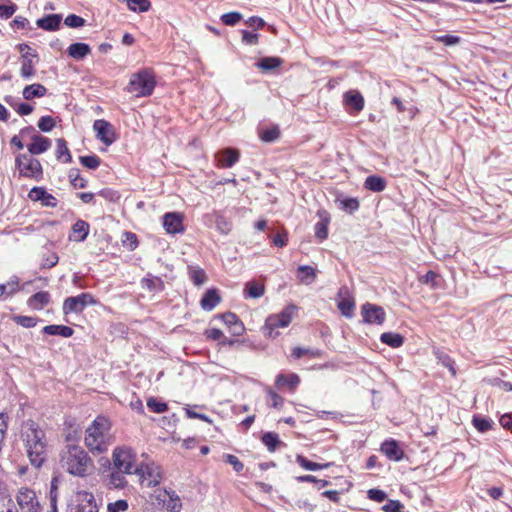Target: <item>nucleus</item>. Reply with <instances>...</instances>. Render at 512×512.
Segmentation results:
<instances>
[{
  "instance_id": "36",
  "label": "nucleus",
  "mask_w": 512,
  "mask_h": 512,
  "mask_svg": "<svg viewBox=\"0 0 512 512\" xmlns=\"http://www.w3.org/2000/svg\"><path fill=\"white\" fill-rule=\"evenodd\" d=\"M296 275L303 285H310L315 278V269L310 266H299Z\"/></svg>"
},
{
  "instance_id": "6",
  "label": "nucleus",
  "mask_w": 512,
  "mask_h": 512,
  "mask_svg": "<svg viewBox=\"0 0 512 512\" xmlns=\"http://www.w3.org/2000/svg\"><path fill=\"white\" fill-rule=\"evenodd\" d=\"M14 501L17 504L15 507L19 512L43 511L38 493L28 486H21L15 491Z\"/></svg>"
},
{
  "instance_id": "54",
  "label": "nucleus",
  "mask_w": 512,
  "mask_h": 512,
  "mask_svg": "<svg viewBox=\"0 0 512 512\" xmlns=\"http://www.w3.org/2000/svg\"><path fill=\"white\" fill-rule=\"evenodd\" d=\"M129 508L128 502L124 499L110 502L107 505V512H126Z\"/></svg>"
},
{
  "instance_id": "55",
  "label": "nucleus",
  "mask_w": 512,
  "mask_h": 512,
  "mask_svg": "<svg viewBox=\"0 0 512 512\" xmlns=\"http://www.w3.org/2000/svg\"><path fill=\"white\" fill-rule=\"evenodd\" d=\"M56 125L55 120L51 116H42L38 121V128L42 132H50Z\"/></svg>"
},
{
  "instance_id": "45",
  "label": "nucleus",
  "mask_w": 512,
  "mask_h": 512,
  "mask_svg": "<svg viewBox=\"0 0 512 512\" xmlns=\"http://www.w3.org/2000/svg\"><path fill=\"white\" fill-rule=\"evenodd\" d=\"M335 203L340 210L352 213V197L339 193L336 195Z\"/></svg>"
},
{
  "instance_id": "7",
  "label": "nucleus",
  "mask_w": 512,
  "mask_h": 512,
  "mask_svg": "<svg viewBox=\"0 0 512 512\" xmlns=\"http://www.w3.org/2000/svg\"><path fill=\"white\" fill-rule=\"evenodd\" d=\"M19 175L25 178L41 181L43 179V168L40 161L33 158L31 154H18L15 159Z\"/></svg>"
},
{
  "instance_id": "17",
  "label": "nucleus",
  "mask_w": 512,
  "mask_h": 512,
  "mask_svg": "<svg viewBox=\"0 0 512 512\" xmlns=\"http://www.w3.org/2000/svg\"><path fill=\"white\" fill-rule=\"evenodd\" d=\"M32 142L27 146L31 155H39L46 152L51 147V140L39 134H33Z\"/></svg>"
},
{
  "instance_id": "23",
  "label": "nucleus",
  "mask_w": 512,
  "mask_h": 512,
  "mask_svg": "<svg viewBox=\"0 0 512 512\" xmlns=\"http://www.w3.org/2000/svg\"><path fill=\"white\" fill-rule=\"evenodd\" d=\"M4 101L12 107L20 116H27L31 114L34 107L28 103L19 102L14 96L7 95L4 97Z\"/></svg>"
},
{
  "instance_id": "22",
  "label": "nucleus",
  "mask_w": 512,
  "mask_h": 512,
  "mask_svg": "<svg viewBox=\"0 0 512 512\" xmlns=\"http://www.w3.org/2000/svg\"><path fill=\"white\" fill-rule=\"evenodd\" d=\"M318 216H319L320 220L315 224L314 232H315V236L319 240H324L328 236L327 226L330 221V217H329L328 212L325 210H319Z\"/></svg>"
},
{
  "instance_id": "44",
  "label": "nucleus",
  "mask_w": 512,
  "mask_h": 512,
  "mask_svg": "<svg viewBox=\"0 0 512 512\" xmlns=\"http://www.w3.org/2000/svg\"><path fill=\"white\" fill-rule=\"evenodd\" d=\"M262 443L267 447L270 452L275 451L277 445L280 443L279 437L276 433L266 432L262 435Z\"/></svg>"
},
{
  "instance_id": "35",
  "label": "nucleus",
  "mask_w": 512,
  "mask_h": 512,
  "mask_svg": "<svg viewBox=\"0 0 512 512\" xmlns=\"http://www.w3.org/2000/svg\"><path fill=\"white\" fill-rule=\"evenodd\" d=\"M168 495V500H163L166 509L170 512H180L182 509V503L175 491H165Z\"/></svg>"
},
{
  "instance_id": "41",
  "label": "nucleus",
  "mask_w": 512,
  "mask_h": 512,
  "mask_svg": "<svg viewBox=\"0 0 512 512\" xmlns=\"http://www.w3.org/2000/svg\"><path fill=\"white\" fill-rule=\"evenodd\" d=\"M337 299V306L343 316L351 317L352 316V301L349 298H345L342 295V291L340 290Z\"/></svg>"
},
{
  "instance_id": "4",
  "label": "nucleus",
  "mask_w": 512,
  "mask_h": 512,
  "mask_svg": "<svg viewBox=\"0 0 512 512\" xmlns=\"http://www.w3.org/2000/svg\"><path fill=\"white\" fill-rule=\"evenodd\" d=\"M297 312L298 307L294 304H289L279 313L269 315L262 327L263 334L272 339L276 338L279 335L277 329L288 327L297 315Z\"/></svg>"
},
{
  "instance_id": "48",
  "label": "nucleus",
  "mask_w": 512,
  "mask_h": 512,
  "mask_svg": "<svg viewBox=\"0 0 512 512\" xmlns=\"http://www.w3.org/2000/svg\"><path fill=\"white\" fill-rule=\"evenodd\" d=\"M12 320L24 327V328H31V327H34L36 326L37 322H38V319L36 317H32V316H22V315H16V316H13L12 317Z\"/></svg>"
},
{
  "instance_id": "14",
  "label": "nucleus",
  "mask_w": 512,
  "mask_h": 512,
  "mask_svg": "<svg viewBox=\"0 0 512 512\" xmlns=\"http://www.w3.org/2000/svg\"><path fill=\"white\" fill-rule=\"evenodd\" d=\"M28 198L34 202H41L45 207L55 208L58 205V200L40 186L33 187L28 193Z\"/></svg>"
},
{
  "instance_id": "58",
  "label": "nucleus",
  "mask_w": 512,
  "mask_h": 512,
  "mask_svg": "<svg viewBox=\"0 0 512 512\" xmlns=\"http://www.w3.org/2000/svg\"><path fill=\"white\" fill-rule=\"evenodd\" d=\"M272 243L277 247H285L288 242V233L286 230H282L278 232L274 236L271 237Z\"/></svg>"
},
{
  "instance_id": "42",
  "label": "nucleus",
  "mask_w": 512,
  "mask_h": 512,
  "mask_svg": "<svg viewBox=\"0 0 512 512\" xmlns=\"http://www.w3.org/2000/svg\"><path fill=\"white\" fill-rule=\"evenodd\" d=\"M296 462L304 469L310 471H316L329 466V464H319L316 462H312L305 458L304 456L298 455L296 458Z\"/></svg>"
},
{
  "instance_id": "38",
  "label": "nucleus",
  "mask_w": 512,
  "mask_h": 512,
  "mask_svg": "<svg viewBox=\"0 0 512 512\" xmlns=\"http://www.w3.org/2000/svg\"><path fill=\"white\" fill-rule=\"evenodd\" d=\"M68 177L71 185L74 188L83 189L87 186V180L80 176V171L77 168H72L68 172Z\"/></svg>"
},
{
  "instance_id": "30",
  "label": "nucleus",
  "mask_w": 512,
  "mask_h": 512,
  "mask_svg": "<svg viewBox=\"0 0 512 512\" xmlns=\"http://www.w3.org/2000/svg\"><path fill=\"white\" fill-rule=\"evenodd\" d=\"M43 333L69 338L73 335L74 331L72 328L65 325H47L43 328Z\"/></svg>"
},
{
  "instance_id": "37",
  "label": "nucleus",
  "mask_w": 512,
  "mask_h": 512,
  "mask_svg": "<svg viewBox=\"0 0 512 512\" xmlns=\"http://www.w3.org/2000/svg\"><path fill=\"white\" fill-rule=\"evenodd\" d=\"M20 75L25 80H30L35 76V68L31 59H28L26 55H22Z\"/></svg>"
},
{
  "instance_id": "20",
  "label": "nucleus",
  "mask_w": 512,
  "mask_h": 512,
  "mask_svg": "<svg viewBox=\"0 0 512 512\" xmlns=\"http://www.w3.org/2000/svg\"><path fill=\"white\" fill-rule=\"evenodd\" d=\"M89 224L84 220H77L72 226L69 239L75 242H83L89 234Z\"/></svg>"
},
{
  "instance_id": "49",
  "label": "nucleus",
  "mask_w": 512,
  "mask_h": 512,
  "mask_svg": "<svg viewBox=\"0 0 512 512\" xmlns=\"http://www.w3.org/2000/svg\"><path fill=\"white\" fill-rule=\"evenodd\" d=\"M81 164L88 169L95 170L100 166V158L96 155L80 156Z\"/></svg>"
},
{
  "instance_id": "24",
  "label": "nucleus",
  "mask_w": 512,
  "mask_h": 512,
  "mask_svg": "<svg viewBox=\"0 0 512 512\" xmlns=\"http://www.w3.org/2000/svg\"><path fill=\"white\" fill-rule=\"evenodd\" d=\"M67 52L73 59L82 60L91 53V48L86 43L76 42L68 47Z\"/></svg>"
},
{
  "instance_id": "32",
  "label": "nucleus",
  "mask_w": 512,
  "mask_h": 512,
  "mask_svg": "<svg viewBox=\"0 0 512 512\" xmlns=\"http://www.w3.org/2000/svg\"><path fill=\"white\" fill-rule=\"evenodd\" d=\"M188 275L195 286H201L207 281L205 271L199 266H188Z\"/></svg>"
},
{
  "instance_id": "63",
  "label": "nucleus",
  "mask_w": 512,
  "mask_h": 512,
  "mask_svg": "<svg viewBox=\"0 0 512 512\" xmlns=\"http://www.w3.org/2000/svg\"><path fill=\"white\" fill-rule=\"evenodd\" d=\"M460 37L450 34H445L437 37V41L443 43L446 46L456 45L460 42Z\"/></svg>"
},
{
  "instance_id": "61",
  "label": "nucleus",
  "mask_w": 512,
  "mask_h": 512,
  "mask_svg": "<svg viewBox=\"0 0 512 512\" xmlns=\"http://www.w3.org/2000/svg\"><path fill=\"white\" fill-rule=\"evenodd\" d=\"M225 461L233 466V469L236 472H241L244 468L243 463L234 455L232 454H226L224 455Z\"/></svg>"
},
{
  "instance_id": "31",
  "label": "nucleus",
  "mask_w": 512,
  "mask_h": 512,
  "mask_svg": "<svg viewBox=\"0 0 512 512\" xmlns=\"http://www.w3.org/2000/svg\"><path fill=\"white\" fill-rule=\"evenodd\" d=\"M282 63L283 60L280 57H263L255 63V66L263 71H272Z\"/></svg>"
},
{
  "instance_id": "34",
  "label": "nucleus",
  "mask_w": 512,
  "mask_h": 512,
  "mask_svg": "<svg viewBox=\"0 0 512 512\" xmlns=\"http://www.w3.org/2000/svg\"><path fill=\"white\" fill-rule=\"evenodd\" d=\"M56 143H57V149H56L57 160H59L63 163H70L72 161V156L68 149L67 142L64 139L59 138V139H57Z\"/></svg>"
},
{
  "instance_id": "57",
  "label": "nucleus",
  "mask_w": 512,
  "mask_h": 512,
  "mask_svg": "<svg viewBox=\"0 0 512 512\" xmlns=\"http://www.w3.org/2000/svg\"><path fill=\"white\" fill-rule=\"evenodd\" d=\"M267 394L269 396V404L272 407L280 409L283 406L284 399L276 392H274L271 388L267 389Z\"/></svg>"
},
{
  "instance_id": "62",
  "label": "nucleus",
  "mask_w": 512,
  "mask_h": 512,
  "mask_svg": "<svg viewBox=\"0 0 512 512\" xmlns=\"http://www.w3.org/2000/svg\"><path fill=\"white\" fill-rule=\"evenodd\" d=\"M367 495L370 500H373L376 502H382L387 497L386 493L383 490L376 489V488L368 490Z\"/></svg>"
},
{
  "instance_id": "25",
  "label": "nucleus",
  "mask_w": 512,
  "mask_h": 512,
  "mask_svg": "<svg viewBox=\"0 0 512 512\" xmlns=\"http://www.w3.org/2000/svg\"><path fill=\"white\" fill-rule=\"evenodd\" d=\"M46 93H47V88L40 83H34L31 85H27L24 87V89L22 91V95L25 100L41 98V97L45 96Z\"/></svg>"
},
{
  "instance_id": "43",
  "label": "nucleus",
  "mask_w": 512,
  "mask_h": 512,
  "mask_svg": "<svg viewBox=\"0 0 512 512\" xmlns=\"http://www.w3.org/2000/svg\"><path fill=\"white\" fill-rule=\"evenodd\" d=\"M17 10V5L10 0H0V17L3 19L10 18Z\"/></svg>"
},
{
  "instance_id": "11",
  "label": "nucleus",
  "mask_w": 512,
  "mask_h": 512,
  "mask_svg": "<svg viewBox=\"0 0 512 512\" xmlns=\"http://www.w3.org/2000/svg\"><path fill=\"white\" fill-rule=\"evenodd\" d=\"M95 300L89 293H82L75 297L67 298L63 303L64 314L81 313L88 305L94 304Z\"/></svg>"
},
{
  "instance_id": "27",
  "label": "nucleus",
  "mask_w": 512,
  "mask_h": 512,
  "mask_svg": "<svg viewBox=\"0 0 512 512\" xmlns=\"http://www.w3.org/2000/svg\"><path fill=\"white\" fill-rule=\"evenodd\" d=\"M221 301L217 290H207L200 301L201 308L205 311L213 310Z\"/></svg>"
},
{
  "instance_id": "50",
  "label": "nucleus",
  "mask_w": 512,
  "mask_h": 512,
  "mask_svg": "<svg viewBox=\"0 0 512 512\" xmlns=\"http://www.w3.org/2000/svg\"><path fill=\"white\" fill-rule=\"evenodd\" d=\"M122 242L129 251L135 250L138 246L137 236L133 232H124Z\"/></svg>"
},
{
  "instance_id": "2",
  "label": "nucleus",
  "mask_w": 512,
  "mask_h": 512,
  "mask_svg": "<svg viewBox=\"0 0 512 512\" xmlns=\"http://www.w3.org/2000/svg\"><path fill=\"white\" fill-rule=\"evenodd\" d=\"M59 464L68 474L75 477H87L94 465L88 453L79 445L68 444L59 454Z\"/></svg>"
},
{
  "instance_id": "56",
  "label": "nucleus",
  "mask_w": 512,
  "mask_h": 512,
  "mask_svg": "<svg viewBox=\"0 0 512 512\" xmlns=\"http://www.w3.org/2000/svg\"><path fill=\"white\" fill-rule=\"evenodd\" d=\"M97 194L111 203L118 202L120 199L119 192L110 188L102 189Z\"/></svg>"
},
{
  "instance_id": "13",
  "label": "nucleus",
  "mask_w": 512,
  "mask_h": 512,
  "mask_svg": "<svg viewBox=\"0 0 512 512\" xmlns=\"http://www.w3.org/2000/svg\"><path fill=\"white\" fill-rule=\"evenodd\" d=\"M361 315L363 322L369 324H382L385 320L383 308L371 303H366L362 306Z\"/></svg>"
},
{
  "instance_id": "9",
  "label": "nucleus",
  "mask_w": 512,
  "mask_h": 512,
  "mask_svg": "<svg viewBox=\"0 0 512 512\" xmlns=\"http://www.w3.org/2000/svg\"><path fill=\"white\" fill-rule=\"evenodd\" d=\"M68 512H99L94 495L88 491H77L68 504Z\"/></svg>"
},
{
  "instance_id": "33",
  "label": "nucleus",
  "mask_w": 512,
  "mask_h": 512,
  "mask_svg": "<svg viewBox=\"0 0 512 512\" xmlns=\"http://www.w3.org/2000/svg\"><path fill=\"white\" fill-rule=\"evenodd\" d=\"M380 340L382 343L392 347L398 348L403 345L404 338L402 335L394 332H385L380 336Z\"/></svg>"
},
{
  "instance_id": "5",
  "label": "nucleus",
  "mask_w": 512,
  "mask_h": 512,
  "mask_svg": "<svg viewBox=\"0 0 512 512\" xmlns=\"http://www.w3.org/2000/svg\"><path fill=\"white\" fill-rule=\"evenodd\" d=\"M155 85L156 81L153 72L143 69L131 76L128 91L135 93L137 97H147L153 93Z\"/></svg>"
},
{
  "instance_id": "18",
  "label": "nucleus",
  "mask_w": 512,
  "mask_h": 512,
  "mask_svg": "<svg viewBox=\"0 0 512 512\" xmlns=\"http://www.w3.org/2000/svg\"><path fill=\"white\" fill-rule=\"evenodd\" d=\"M381 452L392 461H400L404 456L403 450L395 440H387L383 442L381 445Z\"/></svg>"
},
{
  "instance_id": "52",
  "label": "nucleus",
  "mask_w": 512,
  "mask_h": 512,
  "mask_svg": "<svg viewBox=\"0 0 512 512\" xmlns=\"http://www.w3.org/2000/svg\"><path fill=\"white\" fill-rule=\"evenodd\" d=\"M85 23H86V20L76 14H69L64 19V24L70 28H79V27L84 26Z\"/></svg>"
},
{
  "instance_id": "53",
  "label": "nucleus",
  "mask_w": 512,
  "mask_h": 512,
  "mask_svg": "<svg viewBox=\"0 0 512 512\" xmlns=\"http://www.w3.org/2000/svg\"><path fill=\"white\" fill-rule=\"evenodd\" d=\"M242 19V14L239 12H229L221 16V21L227 26H234Z\"/></svg>"
},
{
  "instance_id": "16",
  "label": "nucleus",
  "mask_w": 512,
  "mask_h": 512,
  "mask_svg": "<svg viewBox=\"0 0 512 512\" xmlns=\"http://www.w3.org/2000/svg\"><path fill=\"white\" fill-rule=\"evenodd\" d=\"M240 159V152L234 148H225L217 152L216 161L220 168H231Z\"/></svg>"
},
{
  "instance_id": "40",
  "label": "nucleus",
  "mask_w": 512,
  "mask_h": 512,
  "mask_svg": "<svg viewBox=\"0 0 512 512\" xmlns=\"http://www.w3.org/2000/svg\"><path fill=\"white\" fill-rule=\"evenodd\" d=\"M259 136L262 141L272 143L280 137V130L278 126H272L260 131Z\"/></svg>"
},
{
  "instance_id": "15",
  "label": "nucleus",
  "mask_w": 512,
  "mask_h": 512,
  "mask_svg": "<svg viewBox=\"0 0 512 512\" xmlns=\"http://www.w3.org/2000/svg\"><path fill=\"white\" fill-rule=\"evenodd\" d=\"M163 227L168 234L184 231L183 216L178 212H168L163 216Z\"/></svg>"
},
{
  "instance_id": "59",
  "label": "nucleus",
  "mask_w": 512,
  "mask_h": 512,
  "mask_svg": "<svg viewBox=\"0 0 512 512\" xmlns=\"http://www.w3.org/2000/svg\"><path fill=\"white\" fill-rule=\"evenodd\" d=\"M403 504L398 500H389L383 507L384 512H403Z\"/></svg>"
},
{
  "instance_id": "1",
  "label": "nucleus",
  "mask_w": 512,
  "mask_h": 512,
  "mask_svg": "<svg viewBox=\"0 0 512 512\" xmlns=\"http://www.w3.org/2000/svg\"><path fill=\"white\" fill-rule=\"evenodd\" d=\"M21 438L31 465L41 467L47 457L45 432L34 421H26L22 426Z\"/></svg>"
},
{
  "instance_id": "51",
  "label": "nucleus",
  "mask_w": 512,
  "mask_h": 512,
  "mask_svg": "<svg viewBox=\"0 0 512 512\" xmlns=\"http://www.w3.org/2000/svg\"><path fill=\"white\" fill-rule=\"evenodd\" d=\"M440 276L433 271H428L425 275L419 277L422 285L439 286Z\"/></svg>"
},
{
  "instance_id": "19",
  "label": "nucleus",
  "mask_w": 512,
  "mask_h": 512,
  "mask_svg": "<svg viewBox=\"0 0 512 512\" xmlns=\"http://www.w3.org/2000/svg\"><path fill=\"white\" fill-rule=\"evenodd\" d=\"M126 472L114 469L107 475L106 485L109 489H123L128 482L125 478Z\"/></svg>"
},
{
  "instance_id": "28",
  "label": "nucleus",
  "mask_w": 512,
  "mask_h": 512,
  "mask_svg": "<svg viewBox=\"0 0 512 512\" xmlns=\"http://www.w3.org/2000/svg\"><path fill=\"white\" fill-rule=\"evenodd\" d=\"M50 301V295L46 291H40L30 297L27 305L33 310H41Z\"/></svg>"
},
{
  "instance_id": "64",
  "label": "nucleus",
  "mask_w": 512,
  "mask_h": 512,
  "mask_svg": "<svg viewBox=\"0 0 512 512\" xmlns=\"http://www.w3.org/2000/svg\"><path fill=\"white\" fill-rule=\"evenodd\" d=\"M259 35L257 33L242 31V41L247 45H256L258 43Z\"/></svg>"
},
{
  "instance_id": "60",
  "label": "nucleus",
  "mask_w": 512,
  "mask_h": 512,
  "mask_svg": "<svg viewBox=\"0 0 512 512\" xmlns=\"http://www.w3.org/2000/svg\"><path fill=\"white\" fill-rule=\"evenodd\" d=\"M214 216L218 230L222 233H227L230 230V224L227 222L226 218L219 213H215Z\"/></svg>"
},
{
  "instance_id": "21",
  "label": "nucleus",
  "mask_w": 512,
  "mask_h": 512,
  "mask_svg": "<svg viewBox=\"0 0 512 512\" xmlns=\"http://www.w3.org/2000/svg\"><path fill=\"white\" fill-rule=\"evenodd\" d=\"M62 21L60 14H48L37 20L36 24L45 31H56L59 29Z\"/></svg>"
},
{
  "instance_id": "12",
  "label": "nucleus",
  "mask_w": 512,
  "mask_h": 512,
  "mask_svg": "<svg viewBox=\"0 0 512 512\" xmlns=\"http://www.w3.org/2000/svg\"><path fill=\"white\" fill-rule=\"evenodd\" d=\"M93 129L96 132V138L107 146L113 144L117 139L112 124L104 119L95 120Z\"/></svg>"
},
{
  "instance_id": "26",
  "label": "nucleus",
  "mask_w": 512,
  "mask_h": 512,
  "mask_svg": "<svg viewBox=\"0 0 512 512\" xmlns=\"http://www.w3.org/2000/svg\"><path fill=\"white\" fill-rule=\"evenodd\" d=\"M386 186V179L378 175H370L364 182V188L372 192H382L385 190Z\"/></svg>"
},
{
  "instance_id": "3",
  "label": "nucleus",
  "mask_w": 512,
  "mask_h": 512,
  "mask_svg": "<svg viewBox=\"0 0 512 512\" xmlns=\"http://www.w3.org/2000/svg\"><path fill=\"white\" fill-rule=\"evenodd\" d=\"M111 422L104 416H97L86 428L85 445L92 453H103L112 444Z\"/></svg>"
},
{
  "instance_id": "8",
  "label": "nucleus",
  "mask_w": 512,
  "mask_h": 512,
  "mask_svg": "<svg viewBox=\"0 0 512 512\" xmlns=\"http://www.w3.org/2000/svg\"><path fill=\"white\" fill-rule=\"evenodd\" d=\"M139 482L146 487L157 486L162 480L160 467L153 462L142 463L134 469Z\"/></svg>"
},
{
  "instance_id": "29",
  "label": "nucleus",
  "mask_w": 512,
  "mask_h": 512,
  "mask_svg": "<svg viewBox=\"0 0 512 512\" xmlns=\"http://www.w3.org/2000/svg\"><path fill=\"white\" fill-rule=\"evenodd\" d=\"M300 383V377L295 373L288 375L278 374L275 379V385L277 388H281L285 385L294 390Z\"/></svg>"
},
{
  "instance_id": "47",
  "label": "nucleus",
  "mask_w": 512,
  "mask_h": 512,
  "mask_svg": "<svg viewBox=\"0 0 512 512\" xmlns=\"http://www.w3.org/2000/svg\"><path fill=\"white\" fill-rule=\"evenodd\" d=\"M147 407L150 411L158 414L164 413L168 410L167 403L162 402L155 397L148 398Z\"/></svg>"
},
{
  "instance_id": "46",
  "label": "nucleus",
  "mask_w": 512,
  "mask_h": 512,
  "mask_svg": "<svg viewBox=\"0 0 512 512\" xmlns=\"http://www.w3.org/2000/svg\"><path fill=\"white\" fill-rule=\"evenodd\" d=\"M472 423L479 432L485 433L491 429L493 421L489 418L474 416Z\"/></svg>"
},
{
  "instance_id": "39",
  "label": "nucleus",
  "mask_w": 512,
  "mask_h": 512,
  "mask_svg": "<svg viewBox=\"0 0 512 512\" xmlns=\"http://www.w3.org/2000/svg\"><path fill=\"white\" fill-rule=\"evenodd\" d=\"M128 8L133 12H147L151 7L150 0H124Z\"/></svg>"
},
{
  "instance_id": "10",
  "label": "nucleus",
  "mask_w": 512,
  "mask_h": 512,
  "mask_svg": "<svg viewBox=\"0 0 512 512\" xmlns=\"http://www.w3.org/2000/svg\"><path fill=\"white\" fill-rule=\"evenodd\" d=\"M136 455L128 447H116L112 453L113 468L126 472L130 475L134 473L133 467Z\"/></svg>"
}]
</instances>
